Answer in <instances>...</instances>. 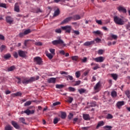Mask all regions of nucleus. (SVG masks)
<instances>
[{"label": "nucleus", "instance_id": "obj_48", "mask_svg": "<svg viewBox=\"0 0 130 130\" xmlns=\"http://www.w3.org/2000/svg\"><path fill=\"white\" fill-rule=\"evenodd\" d=\"M96 23L98 24L99 25H102V21L101 20H95Z\"/></svg>", "mask_w": 130, "mask_h": 130}, {"label": "nucleus", "instance_id": "obj_53", "mask_svg": "<svg viewBox=\"0 0 130 130\" xmlns=\"http://www.w3.org/2000/svg\"><path fill=\"white\" fill-rule=\"evenodd\" d=\"M74 117V114L73 113H70L69 115L68 116L69 119H72Z\"/></svg>", "mask_w": 130, "mask_h": 130}, {"label": "nucleus", "instance_id": "obj_16", "mask_svg": "<svg viewBox=\"0 0 130 130\" xmlns=\"http://www.w3.org/2000/svg\"><path fill=\"white\" fill-rule=\"evenodd\" d=\"M83 16H80L78 14H76V15H74L72 18H73V19L74 20V21H77L78 20H80L81 19V18H83Z\"/></svg>", "mask_w": 130, "mask_h": 130}, {"label": "nucleus", "instance_id": "obj_23", "mask_svg": "<svg viewBox=\"0 0 130 130\" xmlns=\"http://www.w3.org/2000/svg\"><path fill=\"white\" fill-rule=\"evenodd\" d=\"M67 117V113L64 112H61V118L64 119Z\"/></svg>", "mask_w": 130, "mask_h": 130}, {"label": "nucleus", "instance_id": "obj_38", "mask_svg": "<svg viewBox=\"0 0 130 130\" xmlns=\"http://www.w3.org/2000/svg\"><path fill=\"white\" fill-rule=\"evenodd\" d=\"M67 78L68 81H69V80H70V81H73V80H74V78L73 77V76L70 75H68V76H67Z\"/></svg>", "mask_w": 130, "mask_h": 130}, {"label": "nucleus", "instance_id": "obj_4", "mask_svg": "<svg viewBox=\"0 0 130 130\" xmlns=\"http://www.w3.org/2000/svg\"><path fill=\"white\" fill-rule=\"evenodd\" d=\"M61 29L63 31H65V33H71L72 31V26L71 25H66L64 26H61Z\"/></svg>", "mask_w": 130, "mask_h": 130}, {"label": "nucleus", "instance_id": "obj_41", "mask_svg": "<svg viewBox=\"0 0 130 130\" xmlns=\"http://www.w3.org/2000/svg\"><path fill=\"white\" fill-rule=\"evenodd\" d=\"M125 95H126L127 97L128 98H129L130 97V92H129V90H127L125 91Z\"/></svg>", "mask_w": 130, "mask_h": 130}, {"label": "nucleus", "instance_id": "obj_29", "mask_svg": "<svg viewBox=\"0 0 130 130\" xmlns=\"http://www.w3.org/2000/svg\"><path fill=\"white\" fill-rule=\"evenodd\" d=\"M15 69H16V68L15 67V66H11V67L8 68V72H12V71L15 70Z\"/></svg>", "mask_w": 130, "mask_h": 130}, {"label": "nucleus", "instance_id": "obj_19", "mask_svg": "<svg viewBox=\"0 0 130 130\" xmlns=\"http://www.w3.org/2000/svg\"><path fill=\"white\" fill-rule=\"evenodd\" d=\"M103 125H104V122L103 121H101L99 122L96 127V129H98L99 127H100V126H103Z\"/></svg>", "mask_w": 130, "mask_h": 130}, {"label": "nucleus", "instance_id": "obj_40", "mask_svg": "<svg viewBox=\"0 0 130 130\" xmlns=\"http://www.w3.org/2000/svg\"><path fill=\"white\" fill-rule=\"evenodd\" d=\"M104 128L105 129L108 128V129H106V130H111V128H112V126H109V125H106L104 126Z\"/></svg>", "mask_w": 130, "mask_h": 130}, {"label": "nucleus", "instance_id": "obj_51", "mask_svg": "<svg viewBox=\"0 0 130 130\" xmlns=\"http://www.w3.org/2000/svg\"><path fill=\"white\" fill-rule=\"evenodd\" d=\"M35 45H37V46H41L42 45V43L41 42H38L35 43Z\"/></svg>", "mask_w": 130, "mask_h": 130}, {"label": "nucleus", "instance_id": "obj_49", "mask_svg": "<svg viewBox=\"0 0 130 130\" xmlns=\"http://www.w3.org/2000/svg\"><path fill=\"white\" fill-rule=\"evenodd\" d=\"M31 101H27L24 104V106H29V105H31Z\"/></svg>", "mask_w": 130, "mask_h": 130}, {"label": "nucleus", "instance_id": "obj_12", "mask_svg": "<svg viewBox=\"0 0 130 130\" xmlns=\"http://www.w3.org/2000/svg\"><path fill=\"white\" fill-rule=\"evenodd\" d=\"M18 55L20 57H25L26 56V52L19 50L18 51Z\"/></svg>", "mask_w": 130, "mask_h": 130}, {"label": "nucleus", "instance_id": "obj_44", "mask_svg": "<svg viewBox=\"0 0 130 130\" xmlns=\"http://www.w3.org/2000/svg\"><path fill=\"white\" fill-rule=\"evenodd\" d=\"M58 121H59V119L57 118H55L54 119L53 123L54 124H56V123H57V122H58Z\"/></svg>", "mask_w": 130, "mask_h": 130}, {"label": "nucleus", "instance_id": "obj_37", "mask_svg": "<svg viewBox=\"0 0 130 130\" xmlns=\"http://www.w3.org/2000/svg\"><path fill=\"white\" fill-rule=\"evenodd\" d=\"M81 84V80H78L75 81V83L73 85V86H79V85Z\"/></svg>", "mask_w": 130, "mask_h": 130}, {"label": "nucleus", "instance_id": "obj_34", "mask_svg": "<svg viewBox=\"0 0 130 130\" xmlns=\"http://www.w3.org/2000/svg\"><path fill=\"white\" fill-rule=\"evenodd\" d=\"M75 76L76 78H80L81 77V72L80 71H77L75 73Z\"/></svg>", "mask_w": 130, "mask_h": 130}, {"label": "nucleus", "instance_id": "obj_33", "mask_svg": "<svg viewBox=\"0 0 130 130\" xmlns=\"http://www.w3.org/2000/svg\"><path fill=\"white\" fill-rule=\"evenodd\" d=\"M23 32L24 33V35H27L29 33H31V29H26Z\"/></svg>", "mask_w": 130, "mask_h": 130}, {"label": "nucleus", "instance_id": "obj_27", "mask_svg": "<svg viewBox=\"0 0 130 130\" xmlns=\"http://www.w3.org/2000/svg\"><path fill=\"white\" fill-rule=\"evenodd\" d=\"M111 96L112 97H114L115 98L116 97V96H117V93L116 92V91L113 90L111 92Z\"/></svg>", "mask_w": 130, "mask_h": 130}, {"label": "nucleus", "instance_id": "obj_60", "mask_svg": "<svg viewBox=\"0 0 130 130\" xmlns=\"http://www.w3.org/2000/svg\"><path fill=\"white\" fill-rule=\"evenodd\" d=\"M73 33H75L76 35H80V31L79 30H73Z\"/></svg>", "mask_w": 130, "mask_h": 130}, {"label": "nucleus", "instance_id": "obj_31", "mask_svg": "<svg viewBox=\"0 0 130 130\" xmlns=\"http://www.w3.org/2000/svg\"><path fill=\"white\" fill-rule=\"evenodd\" d=\"M106 118H107V119H112V118H113V116L111 114H108Z\"/></svg>", "mask_w": 130, "mask_h": 130}, {"label": "nucleus", "instance_id": "obj_39", "mask_svg": "<svg viewBox=\"0 0 130 130\" xmlns=\"http://www.w3.org/2000/svg\"><path fill=\"white\" fill-rule=\"evenodd\" d=\"M55 32L58 34H60L61 33V29L60 28H57L55 30Z\"/></svg>", "mask_w": 130, "mask_h": 130}, {"label": "nucleus", "instance_id": "obj_28", "mask_svg": "<svg viewBox=\"0 0 130 130\" xmlns=\"http://www.w3.org/2000/svg\"><path fill=\"white\" fill-rule=\"evenodd\" d=\"M11 54L8 53L4 55V57L5 59H9V58H11Z\"/></svg>", "mask_w": 130, "mask_h": 130}, {"label": "nucleus", "instance_id": "obj_54", "mask_svg": "<svg viewBox=\"0 0 130 130\" xmlns=\"http://www.w3.org/2000/svg\"><path fill=\"white\" fill-rule=\"evenodd\" d=\"M5 130H12V126L10 125H8L5 127Z\"/></svg>", "mask_w": 130, "mask_h": 130}, {"label": "nucleus", "instance_id": "obj_46", "mask_svg": "<svg viewBox=\"0 0 130 130\" xmlns=\"http://www.w3.org/2000/svg\"><path fill=\"white\" fill-rule=\"evenodd\" d=\"M0 7L1 8H5V9L7 8V5H6V4H4V3H1Z\"/></svg>", "mask_w": 130, "mask_h": 130}, {"label": "nucleus", "instance_id": "obj_7", "mask_svg": "<svg viewBox=\"0 0 130 130\" xmlns=\"http://www.w3.org/2000/svg\"><path fill=\"white\" fill-rule=\"evenodd\" d=\"M105 58L104 57L100 56L96 58H93V60L96 62H103Z\"/></svg>", "mask_w": 130, "mask_h": 130}, {"label": "nucleus", "instance_id": "obj_5", "mask_svg": "<svg viewBox=\"0 0 130 130\" xmlns=\"http://www.w3.org/2000/svg\"><path fill=\"white\" fill-rule=\"evenodd\" d=\"M101 83H100V81L98 82L94 86V90L95 92V93H98L101 90Z\"/></svg>", "mask_w": 130, "mask_h": 130}, {"label": "nucleus", "instance_id": "obj_42", "mask_svg": "<svg viewBox=\"0 0 130 130\" xmlns=\"http://www.w3.org/2000/svg\"><path fill=\"white\" fill-rule=\"evenodd\" d=\"M78 58L79 57H78V56H74L72 57V60H75V61H77Z\"/></svg>", "mask_w": 130, "mask_h": 130}, {"label": "nucleus", "instance_id": "obj_43", "mask_svg": "<svg viewBox=\"0 0 130 130\" xmlns=\"http://www.w3.org/2000/svg\"><path fill=\"white\" fill-rule=\"evenodd\" d=\"M111 38H112V39H114L115 40H116V39H117V36L113 34L111 35Z\"/></svg>", "mask_w": 130, "mask_h": 130}, {"label": "nucleus", "instance_id": "obj_6", "mask_svg": "<svg viewBox=\"0 0 130 130\" xmlns=\"http://www.w3.org/2000/svg\"><path fill=\"white\" fill-rule=\"evenodd\" d=\"M34 61L36 62L37 64H39V66H40V64H41V63L42 62V59L39 56L35 57L34 58Z\"/></svg>", "mask_w": 130, "mask_h": 130}, {"label": "nucleus", "instance_id": "obj_57", "mask_svg": "<svg viewBox=\"0 0 130 130\" xmlns=\"http://www.w3.org/2000/svg\"><path fill=\"white\" fill-rule=\"evenodd\" d=\"M66 101V102H68V103H72L73 102V98H70Z\"/></svg>", "mask_w": 130, "mask_h": 130}, {"label": "nucleus", "instance_id": "obj_35", "mask_svg": "<svg viewBox=\"0 0 130 130\" xmlns=\"http://www.w3.org/2000/svg\"><path fill=\"white\" fill-rule=\"evenodd\" d=\"M5 49H6V46L2 45L0 47L1 52H3V51H4V50H5Z\"/></svg>", "mask_w": 130, "mask_h": 130}, {"label": "nucleus", "instance_id": "obj_13", "mask_svg": "<svg viewBox=\"0 0 130 130\" xmlns=\"http://www.w3.org/2000/svg\"><path fill=\"white\" fill-rule=\"evenodd\" d=\"M124 105V101H120L118 102L116 104V106L118 109H120L122 106Z\"/></svg>", "mask_w": 130, "mask_h": 130}, {"label": "nucleus", "instance_id": "obj_20", "mask_svg": "<svg viewBox=\"0 0 130 130\" xmlns=\"http://www.w3.org/2000/svg\"><path fill=\"white\" fill-rule=\"evenodd\" d=\"M11 123L14 127H15V128H20V126H19V125H18V123H17V122H15L14 121H12L11 122Z\"/></svg>", "mask_w": 130, "mask_h": 130}, {"label": "nucleus", "instance_id": "obj_11", "mask_svg": "<svg viewBox=\"0 0 130 130\" xmlns=\"http://www.w3.org/2000/svg\"><path fill=\"white\" fill-rule=\"evenodd\" d=\"M93 44H95V41L86 42L83 44V45L84 46H90L91 45H93Z\"/></svg>", "mask_w": 130, "mask_h": 130}, {"label": "nucleus", "instance_id": "obj_32", "mask_svg": "<svg viewBox=\"0 0 130 130\" xmlns=\"http://www.w3.org/2000/svg\"><path fill=\"white\" fill-rule=\"evenodd\" d=\"M68 89L69 90V92H75L76 91V88L72 87H69L68 88Z\"/></svg>", "mask_w": 130, "mask_h": 130}, {"label": "nucleus", "instance_id": "obj_59", "mask_svg": "<svg viewBox=\"0 0 130 130\" xmlns=\"http://www.w3.org/2000/svg\"><path fill=\"white\" fill-rule=\"evenodd\" d=\"M59 52L61 55H64V54H66V52H64L63 50H60Z\"/></svg>", "mask_w": 130, "mask_h": 130}, {"label": "nucleus", "instance_id": "obj_63", "mask_svg": "<svg viewBox=\"0 0 130 130\" xmlns=\"http://www.w3.org/2000/svg\"><path fill=\"white\" fill-rule=\"evenodd\" d=\"M82 62H87V57H83V58L82 59Z\"/></svg>", "mask_w": 130, "mask_h": 130}, {"label": "nucleus", "instance_id": "obj_15", "mask_svg": "<svg viewBox=\"0 0 130 130\" xmlns=\"http://www.w3.org/2000/svg\"><path fill=\"white\" fill-rule=\"evenodd\" d=\"M56 82V78H50L49 79H48V83H49V84H55Z\"/></svg>", "mask_w": 130, "mask_h": 130}, {"label": "nucleus", "instance_id": "obj_22", "mask_svg": "<svg viewBox=\"0 0 130 130\" xmlns=\"http://www.w3.org/2000/svg\"><path fill=\"white\" fill-rule=\"evenodd\" d=\"M111 76L115 81H116V80H117V78H118V76L116 74H111Z\"/></svg>", "mask_w": 130, "mask_h": 130}, {"label": "nucleus", "instance_id": "obj_64", "mask_svg": "<svg viewBox=\"0 0 130 130\" xmlns=\"http://www.w3.org/2000/svg\"><path fill=\"white\" fill-rule=\"evenodd\" d=\"M0 40H5V36L4 35L0 34Z\"/></svg>", "mask_w": 130, "mask_h": 130}, {"label": "nucleus", "instance_id": "obj_9", "mask_svg": "<svg viewBox=\"0 0 130 130\" xmlns=\"http://www.w3.org/2000/svg\"><path fill=\"white\" fill-rule=\"evenodd\" d=\"M117 10L120 13H123V14H126V9L123 6H120L117 7Z\"/></svg>", "mask_w": 130, "mask_h": 130}, {"label": "nucleus", "instance_id": "obj_21", "mask_svg": "<svg viewBox=\"0 0 130 130\" xmlns=\"http://www.w3.org/2000/svg\"><path fill=\"white\" fill-rule=\"evenodd\" d=\"M83 117L84 120H88V119H90V115H89V114H83Z\"/></svg>", "mask_w": 130, "mask_h": 130}, {"label": "nucleus", "instance_id": "obj_25", "mask_svg": "<svg viewBox=\"0 0 130 130\" xmlns=\"http://www.w3.org/2000/svg\"><path fill=\"white\" fill-rule=\"evenodd\" d=\"M64 87V85L63 84H56V89H62Z\"/></svg>", "mask_w": 130, "mask_h": 130}, {"label": "nucleus", "instance_id": "obj_56", "mask_svg": "<svg viewBox=\"0 0 130 130\" xmlns=\"http://www.w3.org/2000/svg\"><path fill=\"white\" fill-rule=\"evenodd\" d=\"M94 41L96 42V43H99L100 42H101V39L96 38V39H94Z\"/></svg>", "mask_w": 130, "mask_h": 130}, {"label": "nucleus", "instance_id": "obj_26", "mask_svg": "<svg viewBox=\"0 0 130 130\" xmlns=\"http://www.w3.org/2000/svg\"><path fill=\"white\" fill-rule=\"evenodd\" d=\"M59 13H60L59 9H57L54 12V17H56V16H58V15H59Z\"/></svg>", "mask_w": 130, "mask_h": 130}, {"label": "nucleus", "instance_id": "obj_45", "mask_svg": "<svg viewBox=\"0 0 130 130\" xmlns=\"http://www.w3.org/2000/svg\"><path fill=\"white\" fill-rule=\"evenodd\" d=\"M20 121L22 122V123H24V124H26V123L25 122V118L21 117L19 118Z\"/></svg>", "mask_w": 130, "mask_h": 130}, {"label": "nucleus", "instance_id": "obj_8", "mask_svg": "<svg viewBox=\"0 0 130 130\" xmlns=\"http://www.w3.org/2000/svg\"><path fill=\"white\" fill-rule=\"evenodd\" d=\"M72 20H73V16L67 17L61 21V24L63 25V24H67V23H69V22H71Z\"/></svg>", "mask_w": 130, "mask_h": 130}, {"label": "nucleus", "instance_id": "obj_2", "mask_svg": "<svg viewBox=\"0 0 130 130\" xmlns=\"http://www.w3.org/2000/svg\"><path fill=\"white\" fill-rule=\"evenodd\" d=\"M114 21L115 24H117V25H120L121 26L122 25H124V24H125V22H127V19H125L124 21L123 19L118 16H114Z\"/></svg>", "mask_w": 130, "mask_h": 130}, {"label": "nucleus", "instance_id": "obj_17", "mask_svg": "<svg viewBox=\"0 0 130 130\" xmlns=\"http://www.w3.org/2000/svg\"><path fill=\"white\" fill-rule=\"evenodd\" d=\"M14 10L15 12H17V13H19V12H20V6H19L18 3H16L15 4Z\"/></svg>", "mask_w": 130, "mask_h": 130}, {"label": "nucleus", "instance_id": "obj_58", "mask_svg": "<svg viewBox=\"0 0 130 130\" xmlns=\"http://www.w3.org/2000/svg\"><path fill=\"white\" fill-rule=\"evenodd\" d=\"M103 52H104V51H103V50L100 49L98 51V54H103Z\"/></svg>", "mask_w": 130, "mask_h": 130}, {"label": "nucleus", "instance_id": "obj_24", "mask_svg": "<svg viewBox=\"0 0 130 130\" xmlns=\"http://www.w3.org/2000/svg\"><path fill=\"white\" fill-rule=\"evenodd\" d=\"M86 91L87 90L83 88L78 89V92H79L80 94H83V93H86Z\"/></svg>", "mask_w": 130, "mask_h": 130}, {"label": "nucleus", "instance_id": "obj_47", "mask_svg": "<svg viewBox=\"0 0 130 130\" xmlns=\"http://www.w3.org/2000/svg\"><path fill=\"white\" fill-rule=\"evenodd\" d=\"M95 67L92 68V70H93L94 71H96V70H98V69H100V67H99L98 64H95Z\"/></svg>", "mask_w": 130, "mask_h": 130}, {"label": "nucleus", "instance_id": "obj_61", "mask_svg": "<svg viewBox=\"0 0 130 130\" xmlns=\"http://www.w3.org/2000/svg\"><path fill=\"white\" fill-rule=\"evenodd\" d=\"M24 35H25V34H24V32H20L19 34V36L20 38L23 37V36H24Z\"/></svg>", "mask_w": 130, "mask_h": 130}, {"label": "nucleus", "instance_id": "obj_62", "mask_svg": "<svg viewBox=\"0 0 130 130\" xmlns=\"http://www.w3.org/2000/svg\"><path fill=\"white\" fill-rule=\"evenodd\" d=\"M126 28L127 30H130V23L128 22V24L126 25Z\"/></svg>", "mask_w": 130, "mask_h": 130}, {"label": "nucleus", "instance_id": "obj_3", "mask_svg": "<svg viewBox=\"0 0 130 130\" xmlns=\"http://www.w3.org/2000/svg\"><path fill=\"white\" fill-rule=\"evenodd\" d=\"M52 44H53V45H61V44L62 45H63L64 46H66V44H64V42H63V41H62V40L60 39V37H59V38H58V40H54L52 42Z\"/></svg>", "mask_w": 130, "mask_h": 130}, {"label": "nucleus", "instance_id": "obj_52", "mask_svg": "<svg viewBox=\"0 0 130 130\" xmlns=\"http://www.w3.org/2000/svg\"><path fill=\"white\" fill-rule=\"evenodd\" d=\"M57 105H60V102H56L55 103H53V106H56Z\"/></svg>", "mask_w": 130, "mask_h": 130}, {"label": "nucleus", "instance_id": "obj_14", "mask_svg": "<svg viewBox=\"0 0 130 130\" xmlns=\"http://www.w3.org/2000/svg\"><path fill=\"white\" fill-rule=\"evenodd\" d=\"M35 112V111L34 110H30L29 109H26L24 111V113L26 114L27 115H30V114H34V113Z\"/></svg>", "mask_w": 130, "mask_h": 130}, {"label": "nucleus", "instance_id": "obj_55", "mask_svg": "<svg viewBox=\"0 0 130 130\" xmlns=\"http://www.w3.org/2000/svg\"><path fill=\"white\" fill-rule=\"evenodd\" d=\"M13 56L15 58H18V53H17V52H14L13 53Z\"/></svg>", "mask_w": 130, "mask_h": 130}, {"label": "nucleus", "instance_id": "obj_1", "mask_svg": "<svg viewBox=\"0 0 130 130\" xmlns=\"http://www.w3.org/2000/svg\"><path fill=\"white\" fill-rule=\"evenodd\" d=\"M17 80H18L17 84H23L24 85H27L29 83H31V82H34L35 81V77H31L29 79L27 78L22 77L21 79L19 77H16Z\"/></svg>", "mask_w": 130, "mask_h": 130}, {"label": "nucleus", "instance_id": "obj_10", "mask_svg": "<svg viewBox=\"0 0 130 130\" xmlns=\"http://www.w3.org/2000/svg\"><path fill=\"white\" fill-rule=\"evenodd\" d=\"M6 21L8 24H12L14 22V18L11 16H7L6 17Z\"/></svg>", "mask_w": 130, "mask_h": 130}, {"label": "nucleus", "instance_id": "obj_30", "mask_svg": "<svg viewBox=\"0 0 130 130\" xmlns=\"http://www.w3.org/2000/svg\"><path fill=\"white\" fill-rule=\"evenodd\" d=\"M14 95H15L16 97H21V96H22V92L18 91L15 93H14Z\"/></svg>", "mask_w": 130, "mask_h": 130}, {"label": "nucleus", "instance_id": "obj_18", "mask_svg": "<svg viewBox=\"0 0 130 130\" xmlns=\"http://www.w3.org/2000/svg\"><path fill=\"white\" fill-rule=\"evenodd\" d=\"M93 34L94 35H99V36H102L103 35V33L101 32L100 30H96L92 32Z\"/></svg>", "mask_w": 130, "mask_h": 130}, {"label": "nucleus", "instance_id": "obj_50", "mask_svg": "<svg viewBox=\"0 0 130 130\" xmlns=\"http://www.w3.org/2000/svg\"><path fill=\"white\" fill-rule=\"evenodd\" d=\"M50 52H51V53H52V54H55V49H50Z\"/></svg>", "mask_w": 130, "mask_h": 130}, {"label": "nucleus", "instance_id": "obj_36", "mask_svg": "<svg viewBox=\"0 0 130 130\" xmlns=\"http://www.w3.org/2000/svg\"><path fill=\"white\" fill-rule=\"evenodd\" d=\"M46 55L47 56V57H48V58H49V59H52L53 56L50 54V53H47Z\"/></svg>", "mask_w": 130, "mask_h": 130}]
</instances>
